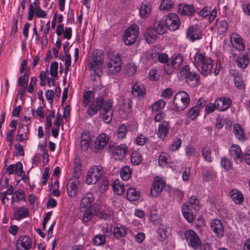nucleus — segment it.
<instances>
[{"label":"nucleus","mask_w":250,"mask_h":250,"mask_svg":"<svg viewBox=\"0 0 250 250\" xmlns=\"http://www.w3.org/2000/svg\"><path fill=\"white\" fill-rule=\"evenodd\" d=\"M233 76L235 86L239 89H244L245 85L242 77L238 73L235 74Z\"/></svg>","instance_id":"49"},{"label":"nucleus","mask_w":250,"mask_h":250,"mask_svg":"<svg viewBox=\"0 0 250 250\" xmlns=\"http://www.w3.org/2000/svg\"><path fill=\"white\" fill-rule=\"evenodd\" d=\"M214 65L213 61L210 58H207L202 65L200 66L201 74L205 77L210 74Z\"/></svg>","instance_id":"19"},{"label":"nucleus","mask_w":250,"mask_h":250,"mask_svg":"<svg viewBox=\"0 0 250 250\" xmlns=\"http://www.w3.org/2000/svg\"><path fill=\"white\" fill-rule=\"evenodd\" d=\"M165 21L167 28L171 31H175L178 29L181 24L178 16L173 13L168 14Z\"/></svg>","instance_id":"12"},{"label":"nucleus","mask_w":250,"mask_h":250,"mask_svg":"<svg viewBox=\"0 0 250 250\" xmlns=\"http://www.w3.org/2000/svg\"><path fill=\"white\" fill-rule=\"evenodd\" d=\"M208 58L209 57L206 56L205 53L203 51L197 49L193 57V64L198 70H200V66L202 65L203 63H204L205 60Z\"/></svg>","instance_id":"25"},{"label":"nucleus","mask_w":250,"mask_h":250,"mask_svg":"<svg viewBox=\"0 0 250 250\" xmlns=\"http://www.w3.org/2000/svg\"><path fill=\"white\" fill-rule=\"evenodd\" d=\"M216 109L218 111H225L228 109L231 104V101L229 98L221 97L215 101Z\"/></svg>","instance_id":"24"},{"label":"nucleus","mask_w":250,"mask_h":250,"mask_svg":"<svg viewBox=\"0 0 250 250\" xmlns=\"http://www.w3.org/2000/svg\"><path fill=\"white\" fill-rule=\"evenodd\" d=\"M165 185L164 180L159 177H156L153 181L151 188V194L153 197H157L162 192L163 188Z\"/></svg>","instance_id":"15"},{"label":"nucleus","mask_w":250,"mask_h":250,"mask_svg":"<svg viewBox=\"0 0 250 250\" xmlns=\"http://www.w3.org/2000/svg\"><path fill=\"white\" fill-rule=\"evenodd\" d=\"M143 158L139 151H134L131 155V162L134 165H138L142 161Z\"/></svg>","instance_id":"51"},{"label":"nucleus","mask_w":250,"mask_h":250,"mask_svg":"<svg viewBox=\"0 0 250 250\" xmlns=\"http://www.w3.org/2000/svg\"><path fill=\"white\" fill-rule=\"evenodd\" d=\"M210 228L212 231L219 237H222L224 234V228L222 222L218 219L212 220Z\"/></svg>","instance_id":"16"},{"label":"nucleus","mask_w":250,"mask_h":250,"mask_svg":"<svg viewBox=\"0 0 250 250\" xmlns=\"http://www.w3.org/2000/svg\"><path fill=\"white\" fill-rule=\"evenodd\" d=\"M127 147L125 144L120 145L115 148L113 156L115 160H122L126 156Z\"/></svg>","instance_id":"21"},{"label":"nucleus","mask_w":250,"mask_h":250,"mask_svg":"<svg viewBox=\"0 0 250 250\" xmlns=\"http://www.w3.org/2000/svg\"><path fill=\"white\" fill-rule=\"evenodd\" d=\"M109 141V136L105 133L100 134L95 142L94 148L97 150L103 149L107 145Z\"/></svg>","instance_id":"22"},{"label":"nucleus","mask_w":250,"mask_h":250,"mask_svg":"<svg viewBox=\"0 0 250 250\" xmlns=\"http://www.w3.org/2000/svg\"><path fill=\"white\" fill-rule=\"evenodd\" d=\"M139 15L142 18H146L151 13V5L148 2H142L139 8Z\"/></svg>","instance_id":"31"},{"label":"nucleus","mask_w":250,"mask_h":250,"mask_svg":"<svg viewBox=\"0 0 250 250\" xmlns=\"http://www.w3.org/2000/svg\"><path fill=\"white\" fill-rule=\"evenodd\" d=\"M113 234L117 239L125 236L127 230L125 227L120 225L115 227L113 230Z\"/></svg>","instance_id":"42"},{"label":"nucleus","mask_w":250,"mask_h":250,"mask_svg":"<svg viewBox=\"0 0 250 250\" xmlns=\"http://www.w3.org/2000/svg\"><path fill=\"white\" fill-rule=\"evenodd\" d=\"M200 80V76L196 73L191 72L186 78L188 84L190 86L193 87L196 85Z\"/></svg>","instance_id":"39"},{"label":"nucleus","mask_w":250,"mask_h":250,"mask_svg":"<svg viewBox=\"0 0 250 250\" xmlns=\"http://www.w3.org/2000/svg\"><path fill=\"white\" fill-rule=\"evenodd\" d=\"M14 130H8L6 135V141L8 143L9 147H11L13 145L14 137Z\"/></svg>","instance_id":"64"},{"label":"nucleus","mask_w":250,"mask_h":250,"mask_svg":"<svg viewBox=\"0 0 250 250\" xmlns=\"http://www.w3.org/2000/svg\"><path fill=\"white\" fill-rule=\"evenodd\" d=\"M94 92L91 90L85 91L83 94V104L84 106H88L87 114L93 116L101 108L104 102L102 97H98L94 100Z\"/></svg>","instance_id":"1"},{"label":"nucleus","mask_w":250,"mask_h":250,"mask_svg":"<svg viewBox=\"0 0 250 250\" xmlns=\"http://www.w3.org/2000/svg\"><path fill=\"white\" fill-rule=\"evenodd\" d=\"M93 244L95 246H101L105 242V236L102 234H97L93 238Z\"/></svg>","instance_id":"58"},{"label":"nucleus","mask_w":250,"mask_h":250,"mask_svg":"<svg viewBox=\"0 0 250 250\" xmlns=\"http://www.w3.org/2000/svg\"><path fill=\"white\" fill-rule=\"evenodd\" d=\"M146 40L148 43H153L156 39V35L152 30H148L145 34Z\"/></svg>","instance_id":"54"},{"label":"nucleus","mask_w":250,"mask_h":250,"mask_svg":"<svg viewBox=\"0 0 250 250\" xmlns=\"http://www.w3.org/2000/svg\"><path fill=\"white\" fill-rule=\"evenodd\" d=\"M122 60L117 54L109 55L106 62V72L108 76H113L119 73L122 68Z\"/></svg>","instance_id":"3"},{"label":"nucleus","mask_w":250,"mask_h":250,"mask_svg":"<svg viewBox=\"0 0 250 250\" xmlns=\"http://www.w3.org/2000/svg\"><path fill=\"white\" fill-rule=\"evenodd\" d=\"M186 35L188 41L194 42L202 38V31L198 25H194L188 28L186 32Z\"/></svg>","instance_id":"8"},{"label":"nucleus","mask_w":250,"mask_h":250,"mask_svg":"<svg viewBox=\"0 0 250 250\" xmlns=\"http://www.w3.org/2000/svg\"><path fill=\"white\" fill-rule=\"evenodd\" d=\"M185 237L188 245L193 249H197L201 243L197 234L193 230L189 229L185 233Z\"/></svg>","instance_id":"7"},{"label":"nucleus","mask_w":250,"mask_h":250,"mask_svg":"<svg viewBox=\"0 0 250 250\" xmlns=\"http://www.w3.org/2000/svg\"><path fill=\"white\" fill-rule=\"evenodd\" d=\"M13 194L11 198V202L13 204L25 201V194L24 190L19 189L15 191L14 192H13Z\"/></svg>","instance_id":"38"},{"label":"nucleus","mask_w":250,"mask_h":250,"mask_svg":"<svg viewBox=\"0 0 250 250\" xmlns=\"http://www.w3.org/2000/svg\"><path fill=\"white\" fill-rule=\"evenodd\" d=\"M220 164L225 170H229L231 167L232 164L229 158L224 157L221 159Z\"/></svg>","instance_id":"59"},{"label":"nucleus","mask_w":250,"mask_h":250,"mask_svg":"<svg viewBox=\"0 0 250 250\" xmlns=\"http://www.w3.org/2000/svg\"><path fill=\"white\" fill-rule=\"evenodd\" d=\"M195 12V9L192 5L179 4L178 6V12L183 15L190 16Z\"/></svg>","instance_id":"33"},{"label":"nucleus","mask_w":250,"mask_h":250,"mask_svg":"<svg viewBox=\"0 0 250 250\" xmlns=\"http://www.w3.org/2000/svg\"><path fill=\"white\" fill-rule=\"evenodd\" d=\"M90 137L88 132L83 131L81 135V148L83 151L87 150L90 146Z\"/></svg>","instance_id":"32"},{"label":"nucleus","mask_w":250,"mask_h":250,"mask_svg":"<svg viewBox=\"0 0 250 250\" xmlns=\"http://www.w3.org/2000/svg\"><path fill=\"white\" fill-rule=\"evenodd\" d=\"M132 93L135 97L143 98L146 94V88L142 84L135 83L132 87Z\"/></svg>","instance_id":"30"},{"label":"nucleus","mask_w":250,"mask_h":250,"mask_svg":"<svg viewBox=\"0 0 250 250\" xmlns=\"http://www.w3.org/2000/svg\"><path fill=\"white\" fill-rule=\"evenodd\" d=\"M94 201V197L92 193L87 192L82 199L81 202V208L82 209L91 208L92 202Z\"/></svg>","instance_id":"28"},{"label":"nucleus","mask_w":250,"mask_h":250,"mask_svg":"<svg viewBox=\"0 0 250 250\" xmlns=\"http://www.w3.org/2000/svg\"><path fill=\"white\" fill-rule=\"evenodd\" d=\"M126 197L129 201H136L140 197V193L135 188H130L127 191Z\"/></svg>","instance_id":"44"},{"label":"nucleus","mask_w":250,"mask_h":250,"mask_svg":"<svg viewBox=\"0 0 250 250\" xmlns=\"http://www.w3.org/2000/svg\"><path fill=\"white\" fill-rule=\"evenodd\" d=\"M127 133V127L124 125L122 124L120 125L117 130V136L119 139H122L126 136Z\"/></svg>","instance_id":"56"},{"label":"nucleus","mask_w":250,"mask_h":250,"mask_svg":"<svg viewBox=\"0 0 250 250\" xmlns=\"http://www.w3.org/2000/svg\"><path fill=\"white\" fill-rule=\"evenodd\" d=\"M29 209L25 206L19 207L15 210L13 214L14 218L15 220L19 221L22 219L27 217L29 215Z\"/></svg>","instance_id":"29"},{"label":"nucleus","mask_w":250,"mask_h":250,"mask_svg":"<svg viewBox=\"0 0 250 250\" xmlns=\"http://www.w3.org/2000/svg\"><path fill=\"white\" fill-rule=\"evenodd\" d=\"M139 35V27L133 24L131 25L125 31L124 35V41L126 45L134 43Z\"/></svg>","instance_id":"6"},{"label":"nucleus","mask_w":250,"mask_h":250,"mask_svg":"<svg viewBox=\"0 0 250 250\" xmlns=\"http://www.w3.org/2000/svg\"><path fill=\"white\" fill-rule=\"evenodd\" d=\"M237 65L241 69H245L249 63V58L248 55H239L236 60Z\"/></svg>","instance_id":"40"},{"label":"nucleus","mask_w":250,"mask_h":250,"mask_svg":"<svg viewBox=\"0 0 250 250\" xmlns=\"http://www.w3.org/2000/svg\"><path fill=\"white\" fill-rule=\"evenodd\" d=\"M170 128V125L168 122L163 121L158 125L157 135L162 140H164L167 136Z\"/></svg>","instance_id":"23"},{"label":"nucleus","mask_w":250,"mask_h":250,"mask_svg":"<svg viewBox=\"0 0 250 250\" xmlns=\"http://www.w3.org/2000/svg\"><path fill=\"white\" fill-rule=\"evenodd\" d=\"M166 105V102L164 100L160 99L155 102L151 106L152 112H161Z\"/></svg>","instance_id":"43"},{"label":"nucleus","mask_w":250,"mask_h":250,"mask_svg":"<svg viewBox=\"0 0 250 250\" xmlns=\"http://www.w3.org/2000/svg\"><path fill=\"white\" fill-rule=\"evenodd\" d=\"M229 195L232 200L237 204H241L244 201V196L239 190L233 189L229 192Z\"/></svg>","instance_id":"35"},{"label":"nucleus","mask_w":250,"mask_h":250,"mask_svg":"<svg viewBox=\"0 0 250 250\" xmlns=\"http://www.w3.org/2000/svg\"><path fill=\"white\" fill-rule=\"evenodd\" d=\"M34 17L36 18L46 19L47 17V12L42 9L41 6L33 7L32 6L31 7H29L27 20L31 21Z\"/></svg>","instance_id":"9"},{"label":"nucleus","mask_w":250,"mask_h":250,"mask_svg":"<svg viewBox=\"0 0 250 250\" xmlns=\"http://www.w3.org/2000/svg\"><path fill=\"white\" fill-rule=\"evenodd\" d=\"M112 103L110 100L104 101L102 105L103 109L101 114L103 115L104 122L106 124H109L112 120Z\"/></svg>","instance_id":"11"},{"label":"nucleus","mask_w":250,"mask_h":250,"mask_svg":"<svg viewBox=\"0 0 250 250\" xmlns=\"http://www.w3.org/2000/svg\"><path fill=\"white\" fill-rule=\"evenodd\" d=\"M112 188L114 193L118 195H122L125 190L124 184L120 182L119 179H116L114 181Z\"/></svg>","instance_id":"36"},{"label":"nucleus","mask_w":250,"mask_h":250,"mask_svg":"<svg viewBox=\"0 0 250 250\" xmlns=\"http://www.w3.org/2000/svg\"><path fill=\"white\" fill-rule=\"evenodd\" d=\"M58 63L54 62L50 64V74L53 77H56L58 75Z\"/></svg>","instance_id":"62"},{"label":"nucleus","mask_w":250,"mask_h":250,"mask_svg":"<svg viewBox=\"0 0 250 250\" xmlns=\"http://www.w3.org/2000/svg\"><path fill=\"white\" fill-rule=\"evenodd\" d=\"M78 184L79 181L76 178L71 179L68 181L66 188L67 193L69 197L72 198L76 195Z\"/></svg>","instance_id":"20"},{"label":"nucleus","mask_w":250,"mask_h":250,"mask_svg":"<svg viewBox=\"0 0 250 250\" xmlns=\"http://www.w3.org/2000/svg\"><path fill=\"white\" fill-rule=\"evenodd\" d=\"M14 192V188L13 186H10L8 187V189L6 191H4L0 194V198L1 202L3 204H5L6 201H7L9 199L6 197L7 195H11Z\"/></svg>","instance_id":"52"},{"label":"nucleus","mask_w":250,"mask_h":250,"mask_svg":"<svg viewBox=\"0 0 250 250\" xmlns=\"http://www.w3.org/2000/svg\"><path fill=\"white\" fill-rule=\"evenodd\" d=\"M189 203L194 210H198L200 209L199 201L196 196H191L189 200Z\"/></svg>","instance_id":"60"},{"label":"nucleus","mask_w":250,"mask_h":250,"mask_svg":"<svg viewBox=\"0 0 250 250\" xmlns=\"http://www.w3.org/2000/svg\"><path fill=\"white\" fill-rule=\"evenodd\" d=\"M119 103L122 106L121 109L126 113H129L131 110L132 101L128 97L121 96L119 98Z\"/></svg>","instance_id":"27"},{"label":"nucleus","mask_w":250,"mask_h":250,"mask_svg":"<svg viewBox=\"0 0 250 250\" xmlns=\"http://www.w3.org/2000/svg\"><path fill=\"white\" fill-rule=\"evenodd\" d=\"M182 144V140L178 137H175L172 143L169 145L168 149L171 151H176L179 149Z\"/></svg>","instance_id":"48"},{"label":"nucleus","mask_w":250,"mask_h":250,"mask_svg":"<svg viewBox=\"0 0 250 250\" xmlns=\"http://www.w3.org/2000/svg\"><path fill=\"white\" fill-rule=\"evenodd\" d=\"M199 15L203 18L208 17L209 22L211 23L214 20L217 15V10L213 9L211 11L209 7H204L199 12Z\"/></svg>","instance_id":"26"},{"label":"nucleus","mask_w":250,"mask_h":250,"mask_svg":"<svg viewBox=\"0 0 250 250\" xmlns=\"http://www.w3.org/2000/svg\"><path fill=\"white\" fill-rule=\"evenodd\" d=\"M183 61V57L180 54H174L170 58V64L175 68L181 65Z\"/></svg>","instance_id":"41"},{"label":"nucleus","mask_w":250,"mask_h":250,"mask_svg":"<svg viewBox=\"0 0 250 250\" xmlns=\"http://www.w3.org/2000/svg\"><path fill=\"white\" fill-rule=\"evenodd\" d=\"M202 156L204 159L208 162H212V158L211 157V150L209 148L205 147L202 150Z\"/></svg>","instance_id":"63"},{"label":"nucleus","mask_w":250,"mask_h":250,"mask_svg":"<svg viewBox=\"0 0 250 250\" xmlns=\"http://www.w3.org/2000/svg\"><path fill=\"white\" fill-rule=\"evenodd\" d=\"M27 61L23 60L21 64V68L20 72L21 73H22L24 71V73L23 75H21L20 77L24 78H27L28 80L29 77L30 68L27 66Z\"/></svg>","instance_id":"46"},{"label":"nucleus","mask_w":250,"mask_h":250,"mask_svg":"<svg viewBox=\"0 0 250 250\" xmlns=\"http://www.w3.org/2000/svg\"><path fill=\"white\" fill-rule=\"evenodd\" d=\"M29 128L27 125L20 123L18 125V131L16 139L17 141L21 143H26L29 139Z\"/></svg>","instance_id":"10"},{"label":"nucleus","mask_w":250,"mask_h":250,"mask_svg":"<svg viewBox=\"0 0 250 250\" xmlns=\"http://www.w3.org/2000/svg\"><path fill=\"white\" fill-rule=\"evenodd\" d=\"M228 23L225 21H220L217 24V31L219 34H223L228 29Z\"/></svg>","instance_id":"57"},{"label":"nucleus","mask_w":250,"mask_h":250,"mask_svg":"<svg viewBox=\"0 0 250 250\" xmlns=\"http://www.w3.org/2000/svg\"><path fill=\"white\" fill-rule=\"evenodd\" d=\"M200 111L197 107H191L188 112L187 116L191 120H195L199 115Z\"/></svg>","instance_id":"53"},{"label":"nucleus","mask_w":250,"mask_h":250,"mask_svg":"<svg viewBox=\"0 0 250 250\" xmlns=\"http://www.w3.org/2000/svg\"><path fill=\"white\" fill-rule=\"evenodd\" d=\"M190 100V97L186 92L180 91L173 98L172 109L175 111H182L188 106Z\"/></svg>","instance_id":"4"},{"label":"nucleus","mask_w":250,"mask_h":250,"mask_svg":"<svg viewBox=\"0 0 250 250\" xmlns=\"http://www.w3.org/2000/svg\"><path fill=\"white\" fill-rule=\"evenodd\" d=\"M173 2L171 0H163L160 5L161 10H167L173 6Z\"/></svg>","instance_id":"61"},{"label":"nucleus","mask_w":250,"mask_h":250,"mask_svg":"<svg viewBox=\"0 0 250 250\" xmlns=\"http://www.w3.org/2000/svg\"><path fill=\"white\" fill-rule=\"evenodd\" d=\"M73 172L76 175H79L81 172V162L79 158H76L74 160Z\"/></svg>","instance_id":"55"},{"label":"nucleus","mask_w":250,"mask_h":250,"mask_svg":"<svg viewBox=\"0 0 250 250\" xmlns=\"http://www.w3.org/2000/svg\"><path fill=\"white\" fill-rule=\"evenodd\" d=\"M229 154L236 163L240 162L243 158V153L240 147L237 145H232L229 148Z\"/></svg>","instance_id":"17"},{"label":"nucleus","mask_w":250,"mask_h":250,"mask_svg":"<svg viewBox=\"0 0 250 250\" xmlns=\"http://www.w3.org/2000/svg\"><path fill=\"white\" fill-rule=\"evenodd\" d=\"M230 41L234 48L239 51L244 50L245 43L238 34L235 32L232 33L230 36Z\"/></svg>","instance_id":"14"},{"label":"nucleus","mask_w":250,"mask_h":250,"mask_svg":"<svg viewBox=\"0 0 250 250\" xmlns=\"http://www.w3.org/2000/svg\"><path fill=\"white\" fill-rule=\"evenodd\" d=\"M216 177V173L211 168L206 169L204 171L203 178L205 181L213 180Z\"/></svg>","instance_id":"50"},{"label":"nucleus","mask_w":250,"mask_h":250,"mask_svg":"<svg viewBox=\"0 0 250 250\" xmlns=\"http://www.w3.org/2000/svg\"><path fill=\"white\" fill-rule=\"evenodd\" d=\"M31 239L27 235L20 236L16 243V250H30L32 248Z\"/></svg>","instance_id":"13"},{"label":"nucleus","mask_w":250,"mask_h":250,"mask_svg":"<svg viewBox=\"0 0 250 250\" xmlns=\"http://www.w3.org/2000/svg\"><path fill=\"white\" fill-rule=\"evenodd\" d=\"M104 59V54L102 51L97 49L94 50L88 62L89 71L95 75H99L103 70Z\"/></svg>","instance_id":"2"},{"label":"nucleus","mask_w":250,"mask_h":250,"mask_svg":"<svg viewBox=\"0 0 250 250\" xmlns=\"http://www.w3.org/2000/svg\"><path fill=\"white\" fill-rule=\"evenodd\" d=\"M120 173L124 181H127L131 177L132 171L129 166H125L121 169Z\"/></svg>","instance_id":"47"},{"label":"nucleus","mask_w":250,"mask_h":250,"mask_svg":"<svg viewBox=\"0 0 250 250\" xmlns=\"http://www.w3.org/2000/svg\"><path fill=\"white\" fill-rule=\"evenodd\" d=\"M233 128L235 137L240 141H244L245 135L242 126L239 124H235Z\"/></svg>","instance_id":"37"},{"label":"nucleus","mask_w":250,"mask_h":250,"mask_svg":"<svg viewBox=\"0 0 250 250\" xmlns=\"http://www.w3.org/2000/svg\"><path fill=\"white\" fill-rule=\"evenodd\" d=\"M170 155L165 152L160 153L158 157V164L162 167H165L168 164Z\"/></svg>","instance_id":"45"},{"label":"nucleus","mask_w":250,"mask_h":250,"mask_svg":"<svg viewBox=\"0 0 250 250\" xmlns=\"http://www.w3.org/2000/svg\"><path fill=\"white\" fill-rule=\"evenodd\" d=\"M5 172L9 175L15 174L18 176H21L23 173L22 164L18 162L15 165L11 164L7 167Z\"/></svg>","instance_id":"18"},{"label":"nucleus","mask_w":250,"mask_h":250,"mask_svg":"<svg viewBox=\"0 0 250 250\" xmlns=\"http://www.w3.org/2000/svg\"><path fill=\"white\" fill-rule=\"evenodd\" d=\"M167 25H166V23L164 20L156 21L154 23V31L158 34L163 35L167 31Z\"/></svg>","instance_id":"34"},{"label":"nucleus","mask_w":250,"mask_h":250,"mask_svg":"<svg viewBox=\"0 0 250 250\" xmlns=\"http://www.w3.org/2000/svg\"><path fill=\"white\" fill-rule=\"evenodd\" d=\"M103 171L100 166H94L90 168L87 172L85 182L88 185L96 183L101 178Z\"/></svg>","instance_id":"5"}]
</instances>
